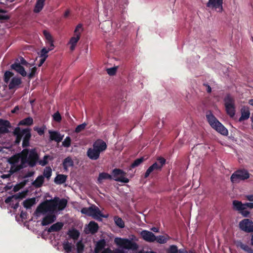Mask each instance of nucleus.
<instances>
[{"label":"nucleus","mask_w":253,"mask_h":253,"mask_svg":"<svg viewBox=\"0 0 253 253\" xmlns=\"http://www.w3.org/2000/svg\"><path fill=\"white\" fill-rule=\"evenodd\" d=\"M8 127L0 126V134L6 133L8 132Z\"/></svg>","instance_id":"obj_58"},{"label":"nucleus","mask_w":253,"mask_h":253,"mask_svg":"<svg viewBox=\"0 0 253 253\" xmlns=\"http://www.w3.org/2000/svg\"><path fill=\"white\" fill-rule=\"evenodd\" d=\"M22 157L23 155H22L21 151L19 153L13 155L8 159V163L11 165V167L9 170V172L11 173V174H13L17 172L14 171V170L15 168L19 165L17 164L19 162V161H20V164L19 165H22Z\"/></svg>","instance_id":"obj_11"},{"label":"nucleus","mask_w":253,"mask_h":253,"mask_svg":"<svg viewBox=\"0 0 253 253\" xmlns=\"http://www.w3.org/2000/svg\"><path fill=\"white\" fill-rule=\"evenodd\" d=\"M22 83L21 79L18 77H13L8 84L9 89H13L17 88Z\"/></svg>","instance_id":"obj_18"},{"label":"nucleus","mask_w":253,"mask_h":253,"mask_svg":"<svg viewBox=\"0 0 253 253\" xmlns=\"http://www.w3.org/2000/svg\"><path fill=\"white\" fill-rule=\"evenodd\" d=\"M240 213H241L244 217H248L249 216L250 212L249 211H245V210H244L243 211H241L240 212Z\"/></svg>","instance_id":"obj_59"},{"label":"nucleus","mask_w":253,"mask_h":253,"mask_svg":"<svg viewBox=\"0 0 253 253\" xmlns=\"http://www.w3.org/2000/svg\"><path fill=\"white\" fill-rule=\"evenodd\" d=\"M11 68L12 70L16 71L23 77H26L27 76V73L25 71L24 68L21 66L20 63L15 62L14 64H12L11 65Z\"/></svg>","instance_id":"obj_16"},{"label":"nucleus","mask_w":253,"mask_h":253,"mask_svg":"<svg viewBox=\"0 0 253 253\" xmlns=\"http://www.w3.org/2000/svg\"><path fill=\"white\" fill-rule=\"evenodd\" d=\"M50 140H54L57 142H60L63 139V136H61L59 132L56 131L49 130Z\"/></svg>","instance_id":"obj_17"},{"label":"nucleus","mask_w":253,"mask_h":253,"mask_svg":"<svg viewBox=\"0 0 253 253\" xmlns=\"http://www.w3.org/2000/svg\"><path fill=\"white\" fill-rule=\"evenodd\" d=\"M111 179H112V176L109 173L106 172H101L99 174L97 179V183L101 184L102 183L103 180Z\"/></svg>","instance_id":"obj_29"},{"label":"nucleus","mask_w":253,"mask_h":253,"mask_svg":"<svg viewBox=\"0 0 253 253\" xmlns=\"http://www.w3.org/2000/svg\"><path fill=\"white\" fill-rule=\"evenodd\" d=\"M49 51L48 50V49H47L46 48L43 47V48H42V49L41 51V57H43L46 56V58H47L48 56L47 53Z\"/></svg>","instance_id":"obj_53"},{"label":"nucleus","mask_w":253,"mask_h":253,"mask_svg":"<svg viewBox=\"0 0 253 253\" xmlns=\"http://www.w3.org/2000/svg\"><path fill=\"white\" fill-rule=\"evenodd\" d=\"M48 159H49L50 160H52V158H50V157L49 155H44L42 160H40V159H39L38 163H39V164L41 165L42 166H45L48 164L47 160Z\"/></svg>","instance_id":"obj_38"},{"label":"nucleus","mask_w":253,"mask_h":253,"mask_svg":"<svg viewBox=\"0 0 253 253\" xmlns=\"http://www.w3.org/2000/svg\"><path fill=\"white\" fill-rule=\"evenodd\" d=\"M67 204V200L65 199H60L59 198H54L53 199L46 200L37 207L34 215L38 217L40 213L45 214L49 212L43 218L41 222L42 226H46L53 223L56 220V216L54 212L57 210L58 211L64 210Z\"/></svg>","instance_id":"obj_1"},{"label":"nucleus","mask_w":253,"mask_h":253,"mask_svg":"<svg viewBox=\"0 0 253 253\" xmlns=\"http://www.w3.org/2000/svg\"><path fill=\"white\" fill-rule=\"evenodd\" d=\"M36 71H37V68L35 67H33L31 69V72L28 76L29 79L32 78L35 76Z\"/></svg>","instance_id":"obj_55"},{"label":"nucleus","mask_w":253,"mask_h":253,"mask_svg":"<svg viewBox=\"0 0 253 253\" xmlns=\"http://www.w3.org/2000/svg\"><path fill=\"white\" fill-rule=\"evenodd\" d=\"M238 246L248 253H253V250L251 247L241 242L238 243Z\"/></svg>","instance_id":"obj_35"},{"label":"nucleus","mask_w":253,"mask_h":253,"mask_svg":"<svg viewBox=\"0 0 253 253\" xmlns=\"http://www.w3.org/2000/svg\"><path fill=\"white\" fill-rule=\"evenodd\" d=\"M45 1V0H37L34 9L35 13H38L42 9Z\"/></svg>","instance_id":"obj_26"},{"label":"nucleus","mask_w":253,"mask_h":253,"mask_svg":"<svg viewBox=\"0 0 253 253\" xmlns=\"http://www.w3.org/2000/svg\"><path fill=\"white\" fill-rule=\"evenodd\" d=\"M7 11L2 9L0 8V13H5ZM10 19V16L7 15H1L0 14V21L2 20H8Z\"/></svg>","instance_id":"obj_47"},{"label":"nucleus","mask_w":253,"mask_h":253,"mask_svg":"<svg viewBox=\"0 0 253 253\" xmlns=\"http://www.w3.org/2000/svg\"><path fill=\"white\" fill-rule=\"evenodd\" d=\"M33 124V119L32 117H29L20 121L18 124L19 126H30Z\"/></svg>","instance_id":"obj_30"},{"label":"nucleus","mask_w":253,"mask_h":253,"mask_svg":"<svg viewBox=\"0 0 253 253\" xmlns=\"http://www.w3.org/2000/svg\"><path fill=\"white\" fill-rule=\"evenodd\" d=\"M44 178L43 175L38 176L36 179L32 182V185L36 188L42 187L44 183Z\"/></svg>","instance_id":"obj_22"},{"label":"nucleus","mask_w":253,"mask_h":253,"mask_svg":"<svg viewBox=\"0 0 253 253\" xmlns=\"http://www.w3.org/2000/svg\"><path fill=\"white\" fill-rule=\"evenodd\" d=\"M87 126L86 123H84L81 125H78L75 128V132L76 133H79L84 130Z\"/></svg>","instance_id":"obj_41"},{"label":"nucleus","mask_w":253,"mask_h":253,"mask_svg":"<svg viewBox=\"0 0 253 253\" xmlns=\"http://www.w3.org/2000/svg\"><path fill=\"white\" fill-rule=\"evenodd\" d=\"M238 246L248 253H253V250L251 247L241 242L238 243Z\"/></svg>","instance_id":"obj_34"},{"label":"nucleus","mask_w":253,"mask_h":253,"mask_svg":"<svg viewBox=\"0 0 253 253\" xmlns=\"http://www.w3.org/2000/svg\"><path fill=\"white\" fill-rule=\"evenodd\" d=\"M240 229L246 232H253V222L252 220L245 218L242 220L239 224Z\"/></svg>","instance_id":"obj_12"},{"label":"nucleus","mask_w":253,"mask_h":253,"mask_svg":"<svg viewBox=\"0 0 253 253\" xmlns=\"http://www.w3.org/2000/svg\"><path fill=\"white\" fill-rule=\"evenodd\" d=\"M233 209L239 212L241 211L245 210L244 204H243L241 201L237 200H234L233 201Z\"/></svg>","instance_id":"obj_24"},{"label":"nucleus","mask_w":253,"mask_h":253,"mask_svg":"<svg viewBox=\"0 0 253 253\" xmlns=\"http://www.w3.org/2000/svg\"><path fill=\"white\" fill-rule=\"evenodd\" d=\"M106 246V242L105 240L101 239L97 242L96 245V247L99 249V250H102Z\"/></svg>","instance_id":"obj_44"},{"label":"nucleus","mask_w":253,"mask_h":253,"mask_svg":"<svg viewBox=\"0 0 253 253\" xmlns=\"http://www.w3.org/2000/svg\"><path fill=\"white\" fill-rule=\"evenodd\" d=\"M223 0H209L206 6L208 7L219 9L218 11L221 12L223 10Z\"/></svg>","instance_id":"obj_13"},{"label":"nucleus","mask_w":253,"mask_h":253,"mask_svg":"<svg viewBox=\"0 0 253 253\" xmlns=\"http://www.w3.org/2000/svg\"><path fill=\"white\" fill-rule=\"evenodd\" d=\"M245 210L247 208L253 209V203H246L244 204Z\"/></svg>","instance_id":"obj_60"},{"label":"nucleus","mask_w":253,"mask_h":253,"mask_svg":"<svg viewBox=\"0 0 253 253\" xmlns=\"http://www.w3.org/2000/svg\"><path fill=\"white\" fill-rule=\"evenodd\" d=\"M22 165H19L15 167L14 171H19L29 166L30 168L35 167L38 163L40 156L35 148H25L22 151Z\"/></svg>","instance_id":"obj_2"},{"label":"nucleus","mask_w":253,"mask_h":253,"mask_svg":"<svg viewBox=\"0 0 253 253\" xmlns=\"http://www.w3.org/2000/svg\"><path fill=\"white\" fill-rule=\"evenodd\" d=\"M45 128V126H43L41 127L35 126L34 127V130L36 131L39 135L42 136L44 134Z\"/></svg>","instance_id":"obj_46"},{"label":"nucleus","mask_w":253,"mask_h":253,"mask_svg":"<svg viewBox=\"0 0 253 253\" xmlns=\"http://www.w3.org/2000/svg\"><path fill=\"white\" fill-rule=\"evenodd\" d=\"M43 177H46L48 180L49 179L52 175V169L50 167H46L43 171Z\"/></svg>","instance_id":"obj_37"},{"label":"nucleus","mask_w":253,"mask_h":253,"mask_svg":"<svg viewBox=\"0 0 253 253\" xmlns=\"http://www.w3.org/2000/svg\"><path fill=\"white\" fill-rule=\"evenodd\" d=\"M250 175V174L247 170L245 169H239L231 175L230 179L232 183H237L240 181L248 179Z\"/></svg>","instance_id":"obj_7"},{"label":"nucleus","mask_w":253,"mask_h":253,"mask_svg":"<svg viewBox=\"0 0 253 253\" xmlns=\"http://www.w3.org/2000/svg\"><path fill=\"white\" fill-rule=\"evenodd\" d=\"M76 246H77V253H83L84 250V246L82 243V241H80L78 242L77 243Z\"/></svg>","instance_id":"obj_42"},{"label":"nucleus","mask_w":253,"mask_h":253,"mask_svg":"<svg viewBox=\"0 0 253 253\" xmlns=\"http://www.w3.org/2000/svg\"><path fill=\"white\" fill-rule=\"evenodd\" d=\"M63 167L65 171H67L69 167H72L74 166V162L70 157H67L64 159L62 163Z\"/></svg>","instance_id":"obj_21"},{"label":"nucleus","mask_w":253,"mask_h":253,"mask_svg":"<svg viewBox=\"0 0 253 253\" xmlns=\"http://www.w3.org/2000/svg\"><path fill=\"white\" fill-rule=\"evenodd\" d=\"M0 126L10 127L11 125L10 122L7 120H4L2 119H0Z\"/></svg>","instance_id":"obj_49"},{"label":"nucleus","mask_w":253,"mask_h":253,"mask_svg":"<svg viewBox=\"0 0 253 253\" xmlns=\"http://www.w3.org/2000/svg\"><path fill=\"white\" fill-rule=\"evenodd\" d=\"M170 237L168 234L166 235H159L156 236V241L157 243L161 244L166 243L169 239Z\"/></svg>","instance_id":"obj_28"},{"label":"nucleus","mask_w":253,"mask_h":253,"mask_svg":"<svg viewBox=\"0 0 253 253\" xmlns=\"http://www.w3.org/2000/svg\"><path fill=\"white\" fill-rule=\"evenodd\" d=\"M117 72L116 67H112L107 69V73L110 76H114Z\"/></svg>","instance_id":"obj_51"},{"label":"nucleus","mask_w":253,"mask_h":253,"mask_svg":"<svg viewBox=\"0 0 253 253\" xmlns=\"http://www.w3.org/2000/svg\"><path fill=\"white\" fill-rule=\"evenodd\" d=\"M90 216H91L94 219L96 220H100L101 217H107V216L103 215L99 209L95 206L92 207Z\"/></svg>","instance_id":"obj_15"},{"label":"nucleus","mask_w":253,"mask_h":253,"mask_svg":"<svg viewBox=\"0 0 253 253\" xmlns=\"http://www.w3.org/2000/svg\"><path fill=\"white\" fill-rule=\"evenodd\" d=\"M241 116L239 119V122H242L248 119L250 116V112L248 108L244 107L241 110Z\"/></svg>","instance_id":"obj_19"},{"label":"nucleus","mask_w":253,"mask_h":253,"mask_svg":"<svg viewBox=\"0 0 253 253\" xmlns=\"http://www.w3.org/2000/svg\"><path fill=\"white\" fill-rule=\"evenodd\" d=\"M157 161L158 162L154 163L147 169L144 174V178H147L153 172L161 170L162 167L166 163V159L163 157H159Z\"/></svg>","instance_id":"obj_8"},{"label":"nucleus","mask_w":253,"mask_h":253,"mask_svg":"<svg viewBox=\"0 0 253 253\" xmlns=\"http://www.w3.org/2000/svg\"><path fill=\"white\" fill-rule=\"evenodd\" d=\"M71 139L69 136H67L62 142V145L65 147H69L71 145Z\"/></svg>","instance_id":"obj_48"},{"label":"nucleus","mask_w":253,"mask_h":253,"mask_svg":"<svg viewBox=\"0 0 253 253\" xmlns=\"http://www.w3.org/2000/svg\"><path fill=\"white\" fill-rule=\"evenodd\" d=\"M68 235L74 240H77L80 236V232L75 229L70 230L68 231Z\"/></svg>","instance_id":"obj_33"},{"label":"nucleus","mask_w":253,"mask_h":253,"mask_svg":"<svg viewBox=\"0 0 253 253\" xmlns=\"http://www.w3.org/2000/svg\"><path fill=\"white\" fill-rule=\"evenodd\" d=\"M204 85L207 87V91L208 93L211 92V88L208 84H204Z\"/></svg>","instance_id":"obj_63"},{"label":"nucleus","mask_w":253,"mask_h":253,"mask_svg":"<svg viewBox=\"0 0 253 253\" xmlns=\"http://www.w3.org/2000/svg\"><path fill=\"white\" fill-rule=\"evenodd\" d=\"M63 247L66 252L70 253L72 251L73 246L72 243H70L68 241H65L63 243Z\"/></svg>","instance_id":"obj_36"},{"label":"nucleus","mask_w":253,"mask_h":253,"mask_svg":"<svg viewBox=\"0 0 253 253\" xmlns=\"http://www.w3.org/2000/svg\"><path fill=\"white\" fill-rule=\"evenodd\" d=\"M206 118L210 126L218 132L224 136H227L228 134V130L219 122L211 111L207 113Z\"/></svg>","instance_id":"obj_5"},{"label":"nucleus","mask_w":253,"mask_h":253,"mask_svg":"<svg viewBox=\"0 0 253 253\" xmlns=\"http://www.w3.org/2000/svg\"><path fill=\"white\" fill-rule=\"evenodd\" d=\"M101 253H112V251L110 248H108L105 249Z\"/></svg>","instance_id":"obj_64"},{"label":"nucleus","mask_w":253,"mask_h":253,"mask_svg":"<svg viewBox=\"0 0 253 253\" xmlns=\"http://www.w3.org/2000/svg\"><path fill=\"white\" fill-rule=\"evenodd\" d=\"M35 198H30L25 200L23 202V206L26 209H30L31 207L35 204Z\"/></svg>","instance_id":"obj_31"},{"label":"nucleus","mask_w":253,"mask_h":253,"mask_svg":"<svg viewBox=\"0 0 253 253\" xmlns=\"http://www.w3.org/2000/svg\"><path fill=\"white\" fill-rule=\"evenodd\" d=\"M14 75L13 73L10 71H7L5 72L4 75V81L5 83L7 84L11 77Z\"/></svg>","instance_id":"obj_39"},{"label":"nucleus","mask_w":253,"mask_h":253,"mask_svg":"<svg viewBox=\"0 0 253 253\" xmlns=\"http://www.w3.org/2000/svg\"><path fill=\"white\" fill-rule=\"evenodd\" d=\"M46 44L48 46V50L49 51L52 50L54 47V45L53 44V41H51V42H47Z\"/></svg>","instance_id":"obj_57"},{"label":"nucleus","mask_w":253,"mask_h":253,"mask_svg":"<svg viewBox=\"0 0 253 253\" xmlns=\"http://www.w3.org/2000/svg\"><path fill=\"white\" fill-rule=\"evenodd\" d=\"M88 227L89 232L92 234L96 233L99 228L98 224L93 221H91L89 223Z\"/></svg>","instance_id":"obj_25"},{"label":"nucleus","mask_w":253,"mask_h":253,"mask_svg":"<svg viewBox=\"0 0 253 253\" xmlns=\"http://www.w3.org/2000/svg\"><path fill=\"white\" fill-rule=\"evenodd\" d=\"M53 118L57 122H60L62 119L61 116L58 112H56L53 115Z\"/></svg>","instance_id":"obj_52"},{"label":"nucleus","mask_w":253,"mask_h":253,"mask_svg":"<svg viewBox=\"0 0 253 253\" xmlns=\"http://www.w3.org/2000/svg\"><path fill=\"white\" fill-rule=\"evenodd\" d=\"M141 235L143 240L148 242L152 243L156 241V236L150 231L143 230L141 233Z\"/></svg>","instance_id":"obj_14"},{"label":"nucleus","mask_w":253,"mask_h":253,"mask_svg":"<svg viewBox=\"0 0 253 253\" xmlns=\"http://www.w3.org/2000/svg\"><path fill=\"white\" fill-rule=\"evenodd\" d=\"M14 197H15L16 199H17V198H18V197L15 196V195H13V196H9V197H8L7 198H6V199H5V201H4L5 203L6 204H9V203H10L11 202H12V201Z\"/></svg>","instance_id":"obj_54"},{"label":"nucleus","mask_w":253,"mask_h":253,"mask_svg":"<svg viewBox=\"0 0 253 253\" xmlns=\"http://www.w3.org/2000/svg\"><path fill=\"white\" fill-rule=\"evenodd\" d=\"M92 207L89 208H83L81 210V212L83 214L90 216Z\"/></svg>","instance_id":"obj_50"},{"label":"nucleus","mask_w":253,"mask_h":253,"mask_svg":"<svg viewBox=\"0 0 253 253\" xmlns=\"http://www.w3.org/2000/svg\"><path fill=\"white\" fill-rule=\"evenodd\" d=\"M167 253H178V249L176 245H171L167 250Z\"/></svg>","instance_id":"obj_43"},{"label":"nucleus","mask_w":253,"mask_h":253,"mask_svg":"<svg viewBox=\"0 0 253 253\" xmlns=\"http://www.w3.org/2000/svg\"><path fill=\"white\" fill-rule=\"evenodd\" d=\"M43 34L46 39V43L48 42H51V41H53L52 36L47 31L44 30L43 31Z\"/></svg>","instance_id":"obj_45"},{"label":"nucleus","mask_w":253,"mask_h":253,"mask_svg":"<svg viewBox=\"0 0 253 253\" xmlns=\"http://www.w3.org/2000/svg\"><path fill=\"white\" fill-rule=\"evenodd\" d=\"M106 142L101 139L96 140L92 145V147L89 148L86 152L87 156L91 160H97L101 152L107 149Z\"/></svg>","instance_id":"obj_4"},{"label":"nucleus","mask_w":253,"mask_h":253,"mask_svg":"<svg viewBox=\"0 0 253 253\" xmlns=\"http://www.w3.org/2000/svg\"><path fill=\"white\" fill-rule=\"evenodd\" d=\"M63 223L61 222H57L52 225L47 230L48 232H58L63 227Z\"/></svg>","instance_id":"obj_20"},{"label":"nucleus","mask_w":253,"mask_h":253,"mask_svg":"<svg viewBox=\"0 0 253 253\" xmlns=\"http://www.w3.org/2000/svg\"><path fill=\"white\" fill-rule=\"evenodd\" d=\"M67 178V176L64 174H59L54 178V182L57 184H62L65 183Z\"/></svg>","instance_id":"obj_27"},{"label":"nucleus","mask_w":253,"mask_h":253,"mask_svg":"<svg viewBox=\"0 0 253 253\" xmlns=\"http://www.w3.org/2000/svg\"><path fill=\"white\" fill-rule=\"evenodd\" d=\"M224 102L226 113L233 118L236 112L234 98L230 94H227L224 98Z\"/></svg>","instance_id":"obj_6"},{"label":"nucleus","mask_w":253,"mask_h":253,"mask_svg":"<svg viewBox=\"0 0 253 253\" xmlns=\"http://www.w3.org/2000/svg\"><path fill=\"white\" fill-rule=\"evenodd\" d=\"M144 158L143 157H141L140 158L137 159L131 164V168H134L136 167H138L139 165H140L143 161H144Z\"/></svg>","instance_id":"obj_40"},{"label":"nucleus","mask_w":253,"mask_h":253,"mask_svg":"<svg viewBox=\"0 0 253 253\" xmlns=\"http://www.w3.org/2000/svg\"><path fill=\"white\" fill-rule=\"evenodd\" d=\"M126 173L120 169H115L112 171V178L118 182L126 183L129 179L126 177Z\"/></svg>","instance_id":"obj_10"},{"label":"nucleus","mask_w":253,"mask_h":253,"mask_svg":"<svg viewBox=\"0 0 253 253\" xmlns=\"http://www.w3.org/2000/svg\"><path fill=\"white\" fill-rule=\"evenodd\" d=\"M116 243L125 249L136 251L137 250L138 245L127 239L116 238Z\"/></svg>","instance_id":"obj_9"},{"label":"nucleus","mask_w":253,"mask_h":253,"mask_svg":"<svg viewBox=\"0 0 253 253\" xmlns=\"http://www.w3.org/2000/svg\"><path fill=\"white\" fill-rule=\"evenodd\" d=\"M46 59V56L42 57V58L40 59V63L38 65V66L39 67L41 66L43 64V63L45 61Z\"/></svg>","instance_id":"obj_62"},{"label":"nucleus","mask_w":253,"mask_h":253,"mask_svg":"<svg viewBox=\"0 0 253 253\" xmlns=\"http://www.w3.org/2000/svg\"><path fill=\"white\" fill-rule=\"evenodd\" d=\"M80 34H75L74 36L71 38L69 43L71 44L70 49L72 51L75 49L77 43L80 39Z\"/></svg>","instance_id":"obj_23"},{"label":"nucleus","mask_w":253,"mask_h":253,"mask_svg":"<svg viewBox=\"0 0 253 253\" xmlns=\"http://www.w3.org/2000/svg\"><path fill=\"white\" fill-rule=\"evenodd\" d=\"M20 64H22V65H27V64H28V62L26 61V60L22 57H21L20 58Z\"/></svg>","instance_id":"obj_61"},{"label":"nucleus","mask_w":253,"mask_h":253,"mask_svg":"<svg viewBox=\"0 0 253 253\" xmlns=\"http://www.w3.org/2000/svg\"><path fill=\"white\" fill-rule=\"evenodd\" d=\"M114 220L115 224L120 228H123L125 227V222L121 217L118 216L114 217Z\"/></svg>","instance_id":"obj_32"},{"label":"nucleus","mask_w":253,"mask_h":253,"mask_svg":"<svg viewBox=\"0 0 253 253\" xmlns=\"http://www.w3.org/2000/svg\"><path fill=\"white\" fill-rule=\"evenodd\" d=\"M82 28V24H79L76 27L75 30L74 31L75 34H80L79 31Z\"/></svg>","instance_id":"obj_56"},{"label":"nucleus","mask_w":253,"mask_h":253,"mask_svg":"<svg viewBox=\"0 0 253 253\" xmlns=\"http://www.w3.org/2000/svg\"><path fill=\"white\" fill-rule=\"evenodd\" d=\"M13 135L16 136V139L14 141V144L15 145H19L22 137H23L22 147L26 148L29 146L30 140L32 137L30 128L21 129L19 127H16L13 131Z\"/></svg>","instance_id":"obj_3"}]
</instances>
